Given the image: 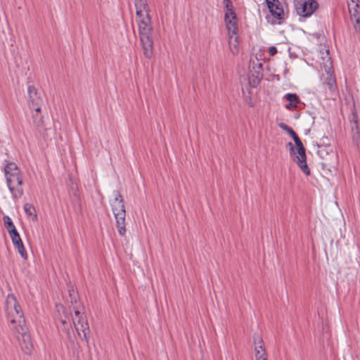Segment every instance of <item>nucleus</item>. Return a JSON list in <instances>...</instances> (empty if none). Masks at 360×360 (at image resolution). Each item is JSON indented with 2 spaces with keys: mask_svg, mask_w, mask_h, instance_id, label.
<instances>
[{
  "mask_svg": "<svg viewBox=\"0 0 360 360\" xmlns=\"http://www.w3.org/2000/svg\"><path fill=\"white\" fill-rule=\"evenodd\" d=\"M349 11H352V8L358 7V0H347Z\"/></svg>",
  "mask_w": 360,
  "mask_h": 360,
  "instance_id": "obj_25",
  "label": "nucleus"
},
{
  "mask_svg": "<svg viewBox=\"0 0 360 360\" xmlns=\"http://www.w3.org/2000/svg\"><path fill=\"white\" fill-rule=\"evenodd\" d=\"M296 11L300 16L309 17L319 8V4L315 0H295Z\"/></svg>",
  "mask_w": 360,
  "mask_h": 360,
  "instance_id": "obj_9",
  "label": "nucleus"
},
{
  "mask_svg": "<svg viewBox=\"0 0 360 360\" xmlns=\"http://www.w3.org/2000/svg\"><path fill=\"white\" fill-rule=\"evenodd\" d=\"M266 2L271 14L278 20L282 19L284 11L279 0H266Z\"/></svg>",
  "mask_w": 360,
  "mask_h": 360,
  "instance_id": "obj_13",
  "label": "nucleus"
},
{
  "mask_svg": "<svg viewBox=\"0 0 360 360\" xmlns=\"http://www.w3.org/2000/svg\"><path fill=\"white\" fill-rule=\"evenodd\" d=\"M29 105L32 110L36 112H40L41 107L43 104V100L33 86H29L28 89Z\"/></svg>",
  "mask_w": 360,
  "mask_h": 360,
  "instance_id": "obj_11",
  "label": "nucleus"
},
{
  "mask_svg": "<svg viewBox=\"0 0 360 360\" xmlns=\"http://www.w3.org/2000/svg\"><path fill=\"white\" fill-rule=\"evenodd\" d=\"M228 42L231 53L233 55H238L240 51L238 32L228 33Z\"/></svg>",
  "mask_w": 360,
  "mask_h": 360,
  "instance_id": "obj_14",
  "label": "nucleus"
},
{
  "mask_svg": "<svg viewBox=\"0 0 360 360\" xmlns=\"http://www.w3.org/2000/svg\"><path fill=\"white\" fill-rule=\"evenodd\" d=\"M292 130H293V129H292L291 127H288H288L285 129V131H287L288 134H290V133L291 132V131H292Z\"/></svg>",
  "mask_w": 360,
  "mask_h": 360,
  "instance_id": "obj_29",
  "label": "nucleus"
},
{
  "mask_svg": "<svg viewBox=\"0 0 360 360\" xmlns=\"http://www.w3.org/2000/svg\"><path fill=\"white\" fill-rule=\"evenodd\" d=\"M254 346L255 353L260 352L261 350H266L263 340L262 338L258 335L254 336Z\"/></svg>",
  "mask_w": 360,
  "mask_h": 360,
  "instance_id": "obj_19",
  "label": "nucleus"
},
{
  "mask_svg": "<svg viewBox=\"0 0 360 360\" xmlns=\"http://www.w3.org/2000/svg\"><path fill=\"white\" fill-rule=\"evenodd\" d=\"M24 210L27 217H30L32 221H35L37 219L35 209L31 204L26 203L24 205Z\"/></svg>",
  "mask_w": 360,
  "mask_h": 360,
  "instance_id": "obj_20",
  "label": "nucleus"
},
{
  "mask_svg": "<svg viewBox=\"0 0 360 360\" xmlns=\"http://www.w3.org/2000/svg\"><path fill=\"white\" fill-rule=\"evenodd\" d=\"M284 98L289 101V103L285 105V108L288 110L295 108L299 103V98L295 94H287L284 96Z\"/></svg>",
  "mask_w": 360,
  "mask_h": 360,
  "instance_id": "obj_17",
  "label": "nucleus"
},
{
  "mask_svg": "<svg viewBox=\"0 0 360 360\" xmlns=\"http://www.w3.org/2000/svg\"><path fill=\"white\" fill-rule=\"evenodd\" d=\"M6 312L11 323L19 326L25 323L20 306L13 295H8L6 300Z\"/></svg>",
  "mask_w": 360,
  "mask_h": 360,
  "instance_id": "obj_6",
  "label": "nucleus"
},
{
  "mask_svg": "<svg viewBox=\"0 0 360 360\" xmlns=\"http://www.w3.org/2000/svg\"><path fill=\"white\" fill-rule=\"evenodd\" d=\"M70 297L72 299V304H73V301L75 302V305L73 306L75 315L72 317V321L75 325V327L77 331L79 336L85 341L88 342V334L89 333V328L88 325V322L86 319V317L84 316V313L82 312L80 309L82 308L79 306L77 302V293L74 292L72 290H69Z\"/></svg>",
  "mask_w": 360,
  "mask_h": 360,
  "instance_id": "obj_5",
  "label": "nucleus"
},
{
  "mask_svg": "<svg viewBox=\"0 0 360 360\" xmlns=\"http://www.w3.org/2000/svg\"><path fill=\"white\" fill-rule=\"evenodd\" d=\"M61 323H62L63 324H65V323H66V321H65V320H64V319H62V320H61Z\"/></svg>",
  "mask_w": 360,
  "mask_h": 360,
  "instance_id": "obj_30",
  "label": "nucleus"
},
{
  "mask_svg": "<svg viewBox=\"0 0 360 360\" xmlns=\"http://www.w3.org/2000/svg\"><path fill=\"white\" fill-rule=\"evenodd\" d=\"M14 330L21 335V338L18 337L19 343L22 351L25 354H30L34 346L32 341L31 336L27 331V328L25 323L19 326H13Z\"/></svg>",
  "mask_w": 360,
  "mask_h": 360,
  "instance_id": "obj_8",
  "label": "nucleus"
},
{
  "mask_svg": "<svg viewBox=\"0 0 360 360\" xmlns=\"http://www.w3.org/2000/svg\"><path fill=\"white\" fill-rule=\"evenodd\" d=\"M328 58V57L327 56V58H326V60H325V58H323V60H325V62H326ZM325 62H323V64H321V65H322V66L323 65V64H324V63H325Z\"/></svg>",
  "mask_w": 360,
  "mask_h": 360,
  "instance_id": "obj_31",
  "label": "nucleus"
},
{
  "mask_svg": "<svg viewBox=\"0 0 360 360\" xmlns=\"http://www.w3.org/2000/svg\"><path fill=\"white\" fill-rule=\"evenodd\" d=\"M279 127H280L282 129L285 130V129L288 127V125H287V124H284V123H281V124H279Z\"/></svg>",
  "mask_w": 360,
  "mask_h": 360,
  "instance_id": "obj_28",
  "label": "nucleus"
},
{
  "mask_svg": "<svg viewBox=\"0 0 360 360\" xmlns=\"http://www.w3.org/2000/svg\"><path fill=\"white\" fill-rule=\"evenodd\" d=\"M7 186L13 198H18L23 193L22 188V179L17 165L14 162H9L4 169Z\"/></svg>",
  "mask_w": 360,
  "mask_h": 360,
  "instance_id": "obj_4",
  "label": "nucleus"
},
{
  "mask_svg": "<svg viewBox=\"0 0 360 360\" xmlns=\"http://www.w3.org/2000/svg\"><path fill=\"white\" fill-rule=\"evenodd\" d=\"M256 63H260L257 58L250 59L249 63V71L252 72L253 70H256Z\"/></svg>",
  "mask_w": 360,
  "mask_h": 360,
  "instance_id": "obj_24",
  "label": "nucleus"
},
{
  "mask_svg": "<svg viewBox=\"0 0 360 360\" xmlns=\"http://www.w3.org/2000/svg\"><path fill=\"white\" fill-rule=\"evenodd\" d=\"M41 111V110H40ZM32 117L33 122L36 126L39 133L44 138L48 136V131L51 130V127L44 120V117L41 112H36L32 110Z\"/></svg>",
  "mask_w": 360,
  "mask_h": 360,
  "instance_id": "obj_10",
  "label": "nucleus"
},
{
  "mask_svg": "<svg viewBox=\"0 0 360 360\" xmlns=\"http://www.w3.org/2000/svg\"><path fill=\"white\" fill-rule=\"evenodd\" d=\"M3 221L9 235L13 233V231L18 232L14 224L12 221V219L8 216H4L3 217Z\"/></svg>",
  "mask_w": 360,
  "mask_h": 360,
  "instance_id": "obj_18",
  "label": "nucleus"
},
{
  "mask_svg": "<svg viewBox=\"0 0 360 360\" xmlns=\"http://www.w3.org/2000/svg\"><path fill=\"white\" fill-rule=\"evenodd\" d=\"M323 70L326 74V83L330 90H333L335 86V79L333 75V70L332 61L330 58H328L326 63L323 65Z\"/></svg>",
  "mask_w": 360,
  "mask_h": 360,
  "instance_id": "obj_12",
  "label": "nucleus"
},
{
  "mask_svg": "<svg viewBox=\"0 0 360 360\" xmlns=\"http://www.w3.org/2000/svg\"><path fill=\"white\" fill-rule=\"evenodd\" d=\"M277 53V49L275 46H270L269 48V53L271 56H274Z\"/></svg>",
  "mask_w": 360,
  "mask_h": 360,
  "instance_id": "obj_26",
  "label": "nucleus"
},
{
  "mask_svg": "<svg viewBox=\"0 0 360 360\" xmlns=\"http://www.w3.org/2000/svg\"><path fill=\"white\" fill-rule=\"evenodd\" d=\"M256 360H268L266 350H261L255 353Z\"/></svg>",
  "mask_w": 360,
  "mask_h": 360,
  "instance_id": "obj_22",
  "label": "nucleus"
},
{
  "mask_svg": "<svg viewBox=\"0 0 360 360\" xmlns=\"http://www.w3.org/2000/svg\"><path fill=\"white\" fill-rule=\"evenodd\" d=\"M136 21L139 35L146 58H150L153 54V27L150 8L147 0H134Z\"/></svg>",
  "mask_w": 360,
  "mask_h": 360,
  "instance_id": "obj_1",
  "label": "nucleus"
},
{
  "mask_svg": "<svg viewBox=\"0 0 360 360\" xmlns=\"http://www.w3.org/2000/svg\"><path fill=\"white\" fill-rule=\"evenodd\" d=\"M15 248H18L20 245H23L21 238L18 232H13L9 235Z\"/></svg>",
  "mask_w": 360,
  "mask_h": 360,
  "instance_id": "obj_21",
  "label": "nucleus"
},
{
  "mask_svg": "<svg viewBox=\"0 0 360 360\" xmlns=\"http://www.w3.org/2000/svg\"><path fill=\"white\" fill-rule=\"evenodd\" d=\"M22 257V259H27V253L26 252V250L24 247V245H20L18 248H15Z\"/></svg>",
  "mask_w": 360,
  "mask_h": 360,
  "instance_id": "obj_23",
  "label": "nucleus"
},
{
  "mask_svg": "<svg viewBox=\"0 0 360 360\" xmlns=\"http://www.w3.org/2000/svg\"><path fill=\"white\" fill-rule=\"evenodd\" d=\"M353 139L356 143H360V134H359L358 131L356 132V134H354Z\"/></svg>",
  "mask_w": 360,
  "mask_h": 360,
  "instance_id": "obj_27",
  "label": "nucleus"
},
{
  "mask_svg": "<svg viewBox=\"0 0 360 360\" xmlns=\"http://www.w3.org/2000/svg\"><path fill=\"white\" fill-rule=\"evenodd\" d=\"M289 134L292 136L295 143V146H294L292 143L289 142L286 145L290 150V156L302 172L305 175L309 176L310 174V169L307 163L305 149L303 144L294 130L291 131Z\"/></svg>",
  "mask_w": 360,
  "mask_h": 360,
  "instance_id": "obj_2",
  "label": "nucleus"
},
{
  "mask_svg": "<svg viewBox=\"0 0 360 360\" xmlns=\"http://www.w3.org/2000/svg\"><path fill=\"white\" fill-rule=\"evenodd\" d=\"M110 204L115 218L118 233L121 236H124L126 233V210L122 197L118 191L112 192Z\"/></svg>",
  "mask_w": 360,
  "mask_h": 360,
  "instance_id": "obj_3",
  "label": "nucleus"
},
{
  "mask_svg": "<svg viewBox=\"0 0 360 360\" xmlns=\"http://www.w3.org/2000/svg\"><path fill=\"white\" fill-rule=\"evenodd\" d=\"M351 18L354 24V29L356 32H360V8L355 7L352 8V11H349Z\"/></svg>",
  "mask_w": 360,
  "mask_h": 360,
  "instance_id": "obj_16",
  "label": "nucleus"
},
{
  "mask_svg": "<svg viewBox=\"0 0 360 360\" xmlns=\"http://www.w3.org/2000/svg\"><path fill=\"white\" fill-rule=\"evenodd\" d=\"M224 22L228 33L238 32V18L231 0H224Z\"/></svg>",
  "mask_w": 360,
  "mask_h": 360,
  "instance_id": "obj_7",
  "label": "nucleus"
},
{
  "mask_svg": "<svg viewBox=\"0 0 360 360\" xmlns=\"http://www.w3.org/2000/svg\"><path fill=\"white\" fill-rule=\"evenodd\" d=\"M262 63H256V70H253L252 72H250V82L254 86H256L262 78Z\"/></svg>",
  "mask_w": 360,
  "mask_h": 360,
  "instance_id": "obj_15",
  "label": "nucleus"
}]
</instances>
